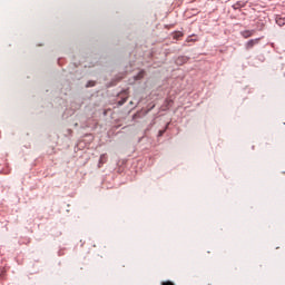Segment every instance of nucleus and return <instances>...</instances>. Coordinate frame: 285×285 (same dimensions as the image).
Here are the masks:
<instances>
[{
  "label": "nucleus",
  "instance_id": "1",
  "mask_svg": "<svg viewBox=\"0 0 285 285\" xmlns=\"http://www.w3.org/2000/svg\"><path fill=\"white\" fill-rule=\"evenodd\" d=\"M261 39L256 38V39H252L249 41H247V43L245 45L246 50H250L253 48H255V46H257V43H259Z\"/></svg>",
  "mask_w": 285,
  "mask_h": 285
},
{
  "label": "nucleus",
  "instance_id": "2",
  "mask_svg": "<svg viewBox=\"0 0 285 285\" xmlns=\"http://www.w3.org/2000/svg\"><path fill=\"white\" fill-rule=\"evenodd\" d=\"M242 37H244V39H248L249 37H253L255 35V30H245L243 32H240Z\"/></svg>",
  "mask_w": 285,
  "mask_h": 285
},
{
  "label": "nucleus",
  "instance_id": "3",
  "mask_svg": "<svg viewBox=\"0 0 285 285\" xmlns=\"http://www.w3.org/2000/svg\"><path fill=\"white\" fill-rule=\"evenodd\" d=\"M244 6H246V3L244 2H236L235 4H233L234 10H239V8H244Z\"/></svg>",
  "mask_w": 285,
  "mask_h": 285
},
{
  "label": "nucleus",
  "instance_id": "4",
  "mask_svg": "<svg viewBox=\"0 0 285 285\" xmlns=\"http://www.w3.org/2000/svg\"><path fill=\"white\" fill-rule=\"evenodd\" d=\"M146 75V71L141 70L139 73L135 77L136 80L144 79V76Z\"/></svg>",
  "mask_w": 285,
  "mask_h": 285
},
{
  "label": "nucleus",
  "instance_id": "5",
  "mask_svg": "<svg viewBox=\"0 0 285 285\" xmlns=\"http://www.w3.org/2000/svg\"><path fill=\"white\" fill-rule=\"evenodd\" d=\"M181 37H184V33H183L181 31H177V32H175V35H174V39H179V38H181Z\"/></svg>",
  "mask_w": 285,
  "mask_h": 285
},
{
  "label": "nucleus",
  "instance_id": "6",
  "mask_svg": "<svg viewBox=\"0 0 285 285\" xmlns=\"http://www.w3.org/2000/svg\"><path fill=\"white\" fill-rule=\"evenodd\" d=\"M160 285H175V283H173L170 281H165Z\"/></svg>",
  "mask_w": 285,
  "mask_h": 285
},
{
  "label": "nucleus",
  "instance_id": "7",
  "mask_svg": "<svg viewBox=\"0 0 285 285\" xmlns=\"http://www.w3.org/2000/svg\"><path fill=\"white\" fill-rule=\"evenodd\" d=\"M127 100H128V98H125V99L118 101V106H124V104H125Z\"/></svg>",
  "mask_w": 285,
  "mask_h": 285
},
{
  "label": "nucleus",
  "instance_id": "8",
  "mask_svg": "<svg viewBox=\"0 0 285 285\" xmlns=\"http://www.w3.org/2000/svg\"><path fill=\"white\" fill-rule=\"evenodd\" d=\"M161 135H164V130H160V131H159V137H161Z\"/></svg>",
  "mask_w": 285,
  "mask_h": 285
},
{
  "label": "nucleus",
  "instance_id": "9",
  "mask_svg": "<svg viewBox=\"0 0 285 285\" xmlns=\"http://www.w3.org/2000/svg\"><path fill=\"white\" fill-rule=\"evenodd\" d=\"M89 86H94V85H90V82L87 85V88H89Z\"/></svg>",
  "mask_w": 285,
  "mask_h": 285
}]
</instances>
